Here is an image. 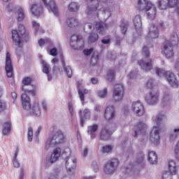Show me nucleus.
<instances>
[{"label": "nucleus", "mask_w": 179, "mask_h": 179, "mask_svg": "<svg viewBox=\"0 0 179 179\" xmlns=\"http://www.w3.org/2000/svg\"><path fill=\"white\" fill-rule=\"evenodd\" d=\"M166 120H167V118L164 115H157V116L152 117V121L157 126L153 127V129L150 132V139L151 142L155 145H157L159 143H160V128L159 127H160V125H162V124H163Z\"/></svg>", "instance_id": "1"}, {"label": "nucleus", "mask_w": 179, "mask_h": 179, "mask_svg": "<svg viewBox=\"0 0 179 179\" xmlns=\"http://www.w3.org/2000/svg\"><path fill=\"white\" fill-rule=\"evenodd\" d=\"M65 142V136L61 130L54 131L52 135L47 139L45 144V150H50L51 148H55L61 143Z\"/></svg>", "instance_id": "2"}, {"label": "nucleus", "mask_w": 179, "mask_h": 179, "mask_svg": "<svg viewBox=\"0 0 179 179\" xmlns=\"http://www.w3.org/2000/svg\"><path fill=\"white\" fill-rule=\"evenodd\" d=\"M178 43V35L173 34L171 36L170 41H166L163 45L162 52L166 58H173L174 57L173 47Z\"/></svg>", "instance_id": "3"}, {"label": "nucleus", "mask_w": 179, "mask_h": 179, "mask_svg": "<svg viewBox=\"0 0 179 179\" xmlns=\"http://www.w3.org/2000/svg\"><path fill=\"white\" fill-rule=\"evenodd\" d=\"M137 5L140 10L145 11L148 19L154 20L156 17V7L152 2L148 0H138Z\"/></svg>", "instance_id": "4"}, {"label": "nucleus", "mask_w": 179, "mask_h": 179, "mask_svg": "<svg viewBox=\"0 0 179 179\" xmlns=\"http://www.w3.org/2000/svg\"><path fill=\"white\" fill-rule=\"evenodd\" d=\"M142 55L145 57V60L141 59L138 62L139 66L143 70L148 72V71H152L153 69V65L152 64V59L150 57V52L149 48L146 46H143Z\"/></svg>", "instance_id": "5"}, {"label": "nucleus", "mask_w": 179, "mask_h": 179, "mask_svg": "<svg viewBox=\"0 0 179 179\" xmlns=\"http://www.w3.org/2000/svg\"><path fill=\"white\" fill-rule=\"evenodd\" d=\"M12 40L15 45L18 47H23V41L22 40V36L26 34V27L24 25L20 24L18 26V31L16 29H13L11 31Z\"/></svg>", "instance_id": "6"}, {"label": "nucleus", "mask_w": 179, "mask_h": 179, "mask_svg": "<svg viewBox=\"0 0 179 179\" xmlns=\"http://www.w3.org/2000/svg\"><path fill=\"white\" fill-rule=\"evenodd\" d=\"M22 91L24 92V94H22L21 96V100L22 101V107L24 110H27V111H29L30 110L31 104H30V97L27 96V94H29V96H34L36 94V90L34 89L29 90L26 89L24 86H22Z\"/></svg>", "instance_id": "7"}, {"label": "nucleus", "mask_w": 179, "mask_h": 179, "mask_svg": "<svg viewBox=\"0 0 179 179\" xmlns=\"http://www.w3.org/2000/svg\"><path fill=\"white\" fill-rule=\"evenodd\" d=\"M158 3L161 10H164L167 8H176V12L179 16L178 0H159Z\"/></svg>", "instance_id": "8"}, {"label": "nucleus", "mask_w": 179, "mask_h": 179, "mask_svg": "<svg viewBox=\"0 0 179 179\" xmlns=\"http://www.w3.org/2000/svg\"><path fill=\"white\" fill-rule=\"evenodd\" d=\"M88 6L85 10L87 15H96L99 16V12L100 11V1L99 0H87Z\"/></svg>", "instance_id": "9"}, {"label": "nucleus", "mask_w": 179, "mask_h": 179, "mask_svg": "<svg viewBox=\"0 0 179 179\" xmlns=\"http://www.w3.org/2000/svg\"><path fill=\"white\" fill-rule=\"evenodd\" d=\"M124 99V85L115 84L113 90V100L115 103L122 101Z\"/></svg>", "instance_id": "10"}, {"label": "nucleus", "mask_w": 179, "mask_h": 179, "mask_svg": "<svg viewBox=\"0 0 179 179\" xmlns=\"http://www.w3.org/2000/svg\"><path fill=\"white\" fill-rule=\"evenodd\" d=\"M70 45L73 50H83L85 41L80 35H73L71 37Z\"/></svg>", "instance_id": "11"}, {"label": "nucleus", "mask_w": 179, "mask_h": 179, "mask_svg": "<svg viewBox=\"0 0 179 179\" xmlns=\"http://www.w3.org/2000/svg\"><path fill=\"white\" fill-rule=\"evenodd\" d=\"M119 164L120 161H118L117 159H113L110 160L104 165V173H106L108 176H111L114 174Z\"/></svg>", "instance_id": "12"}, {"label": "nucleus", "mask_w": 179, "mask_h": 179, "mask_svg": "<svg viewBox=\"0 0 179 179\" xmlns=\"http://www.w3.org/2000/svg\"><path fill=\"white\" fill-rule=\"evenodd\" d=\"M115 129H117V127H113V124L103 127L100 132L99 139L101 141H108L110 136L113 135Z\"/></svg>", "instance_id": "13"}, {"label": "nucleus", "mask_w": 179, "mask_h": 179, "mask_svg": "<svg viewBox=\"0 0 179 179\" xmlns=\"http://www.w3.org/2000/svg\"><path fill=\"white\" fill-rule=\"evenodd\" d=\"M66 152H69V156L64 159L66 167L68 171H72L76 169V158L71 156V149H66Z\"/></svg>", "instance_id": "14"}, {"label": "nucleus", "mask_w": 179, "mask_h": 179, "mask_svg": "<svg viewBox=\"0 0 179 179\" xmlns=\"http://www.w3.org/2000/svg\"><path fill=\"white\" fill-rule=\"evenodd\" d=\"M131 108L134 114L138 117H142V115H145V106H143V103L139 101L133 102Z\"/></svg>", "instance_id": "15"}, {"label": "nucleus", "mask_w": 179, "mask_h": 179, "mask_svg": "<svg viewBox=\"0 0 179 179\" xmlns=\"http://www.w3.org/2000/svg\"><path fill=\"white\" fill-rule=\"evenodd\" d=\"M62 152V150L59 147H56L55 148H54L53 150L51 152L50 158L47 159L46 160L47 163L54 164V163L58 162V160H59V157H61Z\"/></svg>", "instance_id": "16"}, {"label": "nucleus", "mask_w": 179, "mask_h": 179, "mask_svg": "<svg viewBox=\"0 0 179 179\" xmlns=\"http://www.w3.org/2000/svg\"><path fill=\"white\" fill-rule=\"evenodd\" d=\"M6 71L8 78H12L13 75V66H12V59L9 52H7L6 56Z\"/></svg>", "instance_id": "17"}, {"label": "nucleus", "mask_w": 179, "mask_h": 179, "mask_svg": "<svg viewBox=\"0 0 179 179\" xmlns=\"http://www.w3.org/2000/svg\"><path fill=\"white\" fill-rule=\"evenodd\" d=\"M145 101L149 106H155L159 101V93L151 92L145 96Z\"/></svg>", "instance_id": "18"}, {"label": "nucleus", "mask_w": 179, "mask_h": 179, "mask_svg": "<svg viewBox=\"0 0 179 179\" xmlns=\"http://www.w3.org/2000/svg\"><path fill=\"white\" fill-rule=\"evenodd\" d=\"M115 108L114 106H108L106 107L104 113V117L107 121H111L115 118Z\"/></svg>", "instance_id": "19"}, {"label": "nucleus", "mask_w": 179, "mask_h": 179, "mask_svg": "<svg viewBox=\"0 0 179 179\" xmlns=\"http://www.w3.org/2000/svg\"><path fill=\"white\" fill-rule=\"evenodd\" d=\"M146 130V124L140 122L137 123L134 127V138H137L138 135H141L142 132H145Z\"/></svg>", "instance_id": "20"}, {"label": "nucleus", "mask_w": 179, "mask_h": 179, "mask_svg": "<svg viewBox=\"0 0 179 179\" xmlns=\"http://www.w3.org/2000/svg\"><path fill=\"white\" fill-rule=\"evenodd\" d=\"M165 78L171 86L173 87H178V80H177V78L174 73L171 71H166Z\"/></svg>", "instance_id": "21"}, {"label": "nucleus", "mask_w": 179, "mask_h": 179, "mask_svg": "<svg viewBox=\"0 0 179 179\" xmlns=\"http://www.w3.org/2000/svg\"><path fill=\"white\" fill-rule=\"evenodd\" d=\"M30 10L32 15H34L35 16H40V15H43V6L40 3L32 4L30 7Z\"/></svg>", "instance_id": "22"}, {"label": "nucleus", "mask_w": 179, "mask_h": 179, "mask_svg": "<svg viewBox=\"0 0 179 179\" xmlns=\"http://www.w3.org/2000/svg\"><path fill=\"white\" fill-rule=\"evenodd\" d=\"M79 114L81 117L80 120V127H83V124H85V120H90V115H91L90 109L85 108L83 110V112H82V110H80Z\"/></svg>", "instance_id": "23"}, {"label": "nucleus", "mask_w": 179, "mask_h": 179, "mask_svg": "<svg viewBox=\"0 0 179 179\" xmlns=\"http://www.w3.org/2000/svg\"><path fill=\"white\" fill-rule=\"evenodd\" d=\"M30 113L31 114L34 115V117H40L41 115V107L38 101H35L31 106H30Z\"/></svg>", "instance_id": "24"}, {"label": "nucleus", "mask_w": 179, "mask_h": 179, "mask_svg": "<svg viewBox=\"0 0 179 179\" xmlns=\"http://www.w3.org/2000/svg\"><path fill=\"white\" fill-rule=\"evenodd\" d=\"M42 1L45 6L47 8L49 6L50 9L55 16H58V8H57V6L55 5V1H54V0H50L48 3H47V0H42Z\"/></svg>", "instance_id": "25"}, {"label": "nucleus", "mask_w": 179, "mask_h": 179, "mask_svg": "<svg viewBox=\"0 0 179 179\" xmlns=\"http://www.w3.org/2000/svg\"><path fill=\"white\" fill-rule=\"evenodd\" d=\"M148 37L150 38H157V37H159V29L155 24H151L150 26Z\"/></svg>", "instance_id": "26"}, {"label": "nucleus", "mask_w": 179, "mask_h": 179, "mask_svg": "<svg viewBox=\"0 0 179 179\" xmlns=\"http://www.w3.org/2000/svg\"><path fill=\"white\" fill-rule=\"evenodd\" d=\"M94 24L96 30L101 34H103L108 27V26L103 22H96Z\"/></svg>", "instance_id": "27"}, {"label": "nucleus", "mask_w": 179, "mask_h": 179, "mask_svg": "<svg viewBox=\"0 0 179 179\" xmlns=\"http://www.w3.org/2000/svg\"><path fill=\"white\" fill-rule=\"evenodd\" d=\"M173 101V98H171V94L169 93L164 94L161 104L163 107H169L171 104V101Z\"/></svg>", "instance_id": "28"}, {"label": "nucleus", "mask_w": 179, "mask_h": 179, "mask_svg": "<svg viewBox=\"0 0 179 179\" xmlns=\"http://www.w3.org/2000/svg\"><path fill=\"white\" fill-rule=\"evenodd\" d=\"M98 61H99V56L94 55L91 58V65H92V69H96L97 73H99V72L101 71V68H103V66L100 65H97Z\"/></svg>", "instance_id": "29"}, {"label": "nucleus", "mask_w": 179, "mask_h": 179, "mask_svg": "<svg viewBox=\"0 0 179 179\" xmlns=\"http://www.w3.org/2000/svg\"><path fill=\"white\" fill-rule=\"evenodd\" d=\"M97 129H99V126L96 124H92L88 127L87 134L90 135L91 139H94L96 136V132H97Z\"/></svg>", "instance_id": "30"}, {"label": "nucleus", "mask_w": 179, "mask_h": 179, "mask_svg": "<svg viewBox=\"0 0 179 179\" xmlns=\"http://www.w3.org/2000/svg\"><path fill=\"white\" fill-rule=\"evenodd\" d=\"M78 87L79 98L83 106V104H85V94H87V93H89V90L87 89H80V85H78Z\"/></svg>", "instance_id": "31"}, {"label": "nucleus", "mask_w": 179, "mask_h": 179, "mask_svg": "<svg viewBox=\"0 0 179 179\" xmlns=\"http://www.w3.org/2000/svg\"><path fill=\"white\" fill-rule=\"evenodd\" d=\"M134 27H136V30H141L142 29V20L141 19V16L137 15L133 20Z\"/></svg>", "instance_id": "32"}, {"label": "nucleus", "mask_w": 179, "mask_h": 179, "mask_svg": "<svg viewBox=\"0 0 179 179\" xmlns=\"http://www.w3.org/2000/svg\"><path fill=\"white\" fill-rule=\"evenodd\" d=\"M148 161L151 164L157 163V154H156V152L151 151L148 152Z\"/></svg>", "instance_id": "33"}, {"label": "nucleus", "mask_w": 179, "mask_h": 179, "mask_svg": "<svg viewBox=\"0 0 179 179\" xmlns=\"http://www.w3.org/2000/svg\"><path fill=\"white\" fill-rule=\"evenodd\" d=\"M66 24L69 27H76L79 24V21L76 17H69L66 20Z\"/></svg>", "instance_id": "34"}, {"label": "nucleus", "mask_w": 179, "mask_h": 179, "mask_svg": "<svg viewBox=\"0 0 179 179\" xmlns=\"http://www.w3.org/2000/svg\"><path fill=\"white\" fill-rule=\"evenodd\" d=\"M79 4L76 2H71L68 6L69 12H78L79 10Z\"/></svg>", "instance_id": "35"}, {"label": "nucleus", "mask_w": 179, "mask_h": 179, "mask_svg": "<svg viewBox=\"0 0 179 179\" xmlns=\"http://www.w3.org/2000/svg\"><path fill=\"white\" fill-rule=\"evenodd\" d=\"M62 64L64 68V72H66L68 78H72V69L71 68V66L65 65L64 60H62Z\"/></svg>", "instance_id": "36"}, {"label": "nucleus", "mask_w": 179, "mask_h": 179, "mask_svg": "<svg viewBox=\"0 0 179 179\" xmlns=\"http://www.w3.org/2000/svg\"><path fill=\"white\" fill-rule=\"evenodd\" d=\"M17 155H19V151H16L13 157V165L15 169H19L20 167V162L17 160Z\"/></svg>", "instance_id": "37"}, {"label": "nucleus", "mask_w": 179, "mask_h": 179, "mask_svg": "<svg viewBox=\"0 0 179 179\" xmlns=\"http://www.w3.org/2000/svg\"><path fill=\"white\" fill-rule=\"evenodd\" d=\"M179 136V127L175 128L173 131L169 134V138L171 141H176Z\"/></svg>", "instance_id": "38"}, {"label": "nucleus", "mask_w": 179, "mask_h": 179, "mask_svg": "<svg viewBox=\"0 0 179 179\" xmlns=\"http://www.w3.org/2000/svg\"><path fill=\"white\" fill-rule=\"evenodd\" d=\"M16 13V18L18 22H22V20H24V13L23 12V8H20Z\"/></svg>", "instance_id": "39"}, {"label": "nucleus", "mask_w": 179, "mask_h": 179, "mask_svg": "<svg viewBox=\"0 0 179 179\" xmlns=\"http://www.w3.org/2000/svg\"><path fill=\"white\" fill-rule=\"evenodd\" d=\"M2 132H3V135H8V134H9V132H10V122H5L3 124Z\"/></svg>", "instance_id": "40"}, {"label": "nucleus", "mask_w": 179, "mask_h": 179, "mask_svg": "<svg viewBox=\"0 0 179 179\" xmlns=\"http://www.w3.org/2000/svg\"><path fill=\"white\" fill-rule=\"evenodd\" d=\"M106 79L108 82H113L115 79V71L114 70H109L106 75Z\"/></svg>", "instance_id": "41"}, {"label": "nucleus", "mask_w": 179, "mask_h": 179, "mask_svg": "<svg viewBox=\"0 0 179 179\" xmlns=\"http://www.w3.org/2000/svg\"><path fill=\"white\" fill-rule=\"evenodd\" d=\"M99 40V35L97 34L92 33L90 34L88 42L90 44H93V43H96Z\"/></svg>", "instance_id": "42"}, {"label": "nucleus", "mask_w": 179, "mask_h": 179, "mask_svg": "<svg viewBox=\"0 0 179 179\" xmlns=\"http://www.w3.org/2000/svg\"><path fill=\"white\" fill-rule=\"evenodd\" d=\"M155 71L156 75H157V76L159 78L166 77V73H167V71L157 67L155 69Z\"/></svg>", "instance_id": "43"}, {"label": "nucleus", "mask_w": 179, "mask_h": 179, "mask_svg": "<svg viewBox=\"0 0 179 179\" xmlns=\"http://www.w3.org/2000/svg\"><path fill=\"white\" fill-rule=\"evenodd\" d=\"M41 64H43V73H46V75H48L50 72V66L45 61L42 60Z\"/></svg>", "instance_id": "44"}, {"label": "nucleus", "mask_w": 179, "mask_h": 179, "mask_svg": "<svg viewBox=\"0 0 179 179\" xmlns=\"http://www.w3.org/2000/svg\"><path fill=\"white\" fill-rule=\"evenodd\" d=\"M170 24L167 22L160 21L158 24V27L161 29V30H166V29H169Z\"/></svg>", "instance_id": "45"}, {"label": "nucleus", "mask_w": 179, "mask_h": 179, "mask_svg": "<svg viewBox=\"0 0 179 179\" xmlns=\"http://www.w3.org/2000/svg\"><path fill=\"white\" fill-rule=\"evenodd\" d=\"M38 44L40 47H43V45L45 44H52V42H51V39L46 38L45 39L41 38L38 41Z\"/></svg>", "instance_id": "46"}, {"label": "nucleus", "mask_w": 179, "mask_h": 179, "mask_svg": "<svg viewBox=\"0 0 179 179\" xmlns=\"http://www.w3.org/2000/svg\"><path fill=\"white\" fill-rule=\"evenodd\" d=\"M108 90L107 88H104L103 90H99L98 91V96L101 99H104L107 96V93H108Z\"/></svg>", "instance_id": "47"}, {"label": "nucleus", "mask_w": 179, "mask_h": 179, "mask_svg": "<svg viewBox=\"0 0 179 179\" xmlns=\"http://www.w3.org/2000/svg\"><path fill=\"white\" fill-rule=\"evenodd\" d=\"M120 28L122 34H125L128 29V22H122L121 24L120 25Z\"/></svg>", "instance_id": "48"}, {"label": "nucleus", "mask_w": 179, "mask_h": 179, "mask_svg": "<svg viewBox=\"0 0 179 179\" xmlns=\"http://www.w3.org/2000/svg\"><path fill=\"white\" fill-rule=\"evenodd\" d=\"M113 152L112 145H105L102 148V153H111Z\"/></svg>", "instance_id": "49"}, {"label": "nucleus", "mask_w": 179, "mask_h": 179, "mask_svg": "<svg viewBox=\"0 0 179 179\" xmlns=\"http://www.w3.org/2000/svg\"><path fill=\"white\" fill-rule=\"evenodd\" d=\"M127 78L129 79V83H131V82H132V80H134V79H136V73L135 72H130Z\"/></svg>", "instance_id": "50"}, {"label": "nucleus", "mask_w": 179, "mask_h": 179, "mask_svg": "<svg viewBox=\"0 0 179 179\" xmlns=\"http://www.w3.org/2000/svg\"><path fill=\"white\" fill-rule=\"evenodd\" d=\"M33 128L29 127L28 128V141L29 142H31L33 141Z\"/></svg>", "instance_id": "51"}, {"label": "nucleus", "mask_w": 179, "mask_h": 179, "mask_svg": "<svg viewBox=\"0 0 179 179\" xmlns=\"http://www.w3.org/2000/svg\"><path fill=\"white\" fill-rule=\"evenodd\" d=\"M31 78L30 77H25L23 80H22V83L23 85H24V86H29V85H30V83H31Z\"/></svg>", "instance_id": "52"}, {"label": "nucleus", "mask_w": 179, "mask_h": 179, "mask_svg": "<svg viewBox=\"0 0 179 179\" xmlns=\"http://www.w3.org/2000/svg\"><path fill=\"white\" fill-rule=\"evenodd\" d=\"M6 109V102L2 100H0V113L5 111Z\"/></svg>", "instance_id": "53"}, {"label": "nucleus", "mask_w": 179, "mask_h": 179, "mask_svg": "<svg viewBox=\"0 0 179 179\" xmlns=\"http://www.w3.org/2000/svg\"><path fill=\"white\" fill-rule=\"evenodd\" d=\"M162 179H173V175L167 171H164L162 175Z\"/></svg>", "instance_id": "54"}, {"label": "nucleus", "mask_w": 179, "mask_h": 179, "mask_svg": "<svg viewBox=\"0 0 179 179\" xmlns=\"http://www.w3.org/2000/svg\"><path fill=\"white\" fill-rule=\"evenodd\" d=\"M143 159H144L143 155L139 154L136 159L137 164H142V163H143Z\"/></svg>", "instance_id": "55"}, {"label": "nucleus", "mask_w": 179, "mask_h": 179, "mask_svg": "<svg viewBox=\"0 0 179 179\" xmlns=\"http://www.w3.org/2000/svg\"><path fill=\"white\" fill-rule=\"evenodd\" d=\"M92 169L94 171V173H97L99 171V165L96 162H93L91 165Z\"/></svg>", "instance_id": "56"}, {"label": "nucleus", "mask_w": 179, "mask_h": 179, "mask_svg": "<svg viewBox=\"0 0 179 179\" xmlns=\"http://www.w3.org/2000/svg\"><path fill=\"white\" fill-rule=\"evenodd\" d=\"M32 26L35 29L36 31H38L40 29V24L37 23L36 21L32 22Z\"/></svg>", "instance_id": "57"}, {"label": "nucleus", "mask_w": 179, "mask_h": 179, "mask_svg": "<svg viewBox=\"0 0 179 179\" xmlns=\"http://www.w3.org/2000/svg\"><path fill=\"white\" fill-rule=\"evenodd\" d=\"M103 13H105V15H106L107 18L110 17V16H111V13L110 12H111V10H110V8H106V9H103Z\"/></svg>", "instance_id": "58"}, {"label": "nucleus", "mask_w": 179, "mask_h": 179, "mask_svg": "<svg viewBox=\"0 0 179 179\" xmlns=\"http://www.w3.org/2000/svg\"><path fill=\"white\" fill-rule=\"evenodd\" d=\"M146 85L148 89H152L153 87V80L152 79L148 80Z\"/></svg>", "instance_id": "59"}, {"label": "nucleus", "mask_w": 179, "mask_h": 179, "mask_svg": "<svg viewBox=\"0 0 179 179\" xmlns=\"http://www.w3.org/2000/svg\"><path fill=\"white\" fill-rule=\"evenodd\" d=\"M93 52V49H85L83 50L85 55H90Z\"/></svg>", "instance_id": "60"}, {"label": "nucleus", "mask_w": 179, "mask_h": 179, "mask_svg": "<svg viewBox=\"0 0 179 179\" xmlns=\"http://www.w3.org/2000/svg\"><path fill=\"white\" fill-rule=\"evenodd\" d=\"M50 54L52 57H57V48H53L52 50H50Z\"/></svg>", "instance_id": "61"}, {"label": "nucleus", "mask_w": 179, "mask_h": 179, "mask_svg": "<svg viewBox=\"0 0 179 179\" xmlns=\"http://www.w3.org/2000/svg\"><path fill=\"white\" fill-rule=\"evenodd\" d=\"M91 82L93 85H97L99 79H97L96 78H91Z\"/></svg>", "instance_id": "62"}, {"label": "nucleus", "mask_w": 179, "mask_h": 179, "mask_svg": "<svg viewBox=\"0 0 179 179\" xmlns=\"http://www.w3.org/2000/svg\"><path fill=\"white\" fill-rule=\"evenodd\" d=\"M20 179H23L24 177V170L23 169H20Z\"/></svg>", "instance_id": "63"}, {"label": "nucleus", "mask_w": 179, "mask_h": 179, "mask_svg": "<svg viewBox=\"0 0 179 179\" xmlns=\"http://www.w3.org/2000/svg\"><path fill=\"white\" fill-rule=\"evenodd\" d=\"M101 43L102 44H110V38L103 39Z\"/></svg>", "instance_id": "64"}]
</instances>
